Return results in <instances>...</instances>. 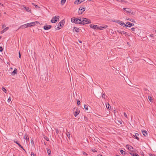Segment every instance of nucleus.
I'll return each mask as SVG.
<instances>
[{"mask_svg":"<svg viewBox=\"0 0 156 156\" xmlns=\"http://www.w3.org/2000/svg\"><path fill=\"white\" fill-rule=\"evenodd\" d=\"M80 24L84 25L91 23L90 20L86 18H80Z\"/></svg>","mask_w":156,"mask_h":156,"instance_id":"f257e3e1","label":"nucleus"},{"mask_svg":"<svg viewBox=\"0 0 156 156\" xmlns=\"http://www.w3.org/2000/svg\"><path fill=\"white\" fill-rule=\"evenodd\" d=\"M71 22L73 23H76L80 24V18H77L74 17H73L71 18Z\"/></svg>","mask_w":156,"mask_h":156,"instance_id":"f03ea898","label":"nucleus"},{"mask_svg":"<svg viewBox=\"0 0 156 156\" xmlns=\"http://www.w3.org/2000/svg\"><path fill=\"white\" fill-rule=\"evenodd\" d=\"M59 18V16H56L55 17H53L52 20H51V22L52 23H55Z\"/></svg>","mask_w":156,"mask_h":156,"instance_id":"7ed1b4c3","label":"nucleus"},{"mask_svg":"<svg viewBox=\"0 0 156 156\" xmlns=\"http://www.w3.org/2000/svg\"><path fill=\"white\" fill-rule=\"evenodd\" d=\"M85 7H80L79 9L78 13L79 14H81L85 10Z\"/></svg>","mask_w":156,"mask_h":156,"instance_id":"20e7f679","label":"nucleus"},{"mask_svg":"<svg viewBox=\"0 0 156 156\" xmlns=\"http://www.w3.org/2000/svg\"><path fill=\"white\" fill-rule=\"evenodd\" d=\"M37 23V21H36L34 22H31L29 23H27V25L28 26V27H30L32 26L35 25L36 23Z\"/></svg>","mask_w":156,"mask_h":156,"instance_id":"39448f33","label":"nucleus"},{"mask_svg":"<svg viewBox=\"0 0 156 156\" xmlns=\"http://www.w3.org/2000/svg\"><path fill=\"white\" fill-rule=\"evenodd\" d=\"M65 21L63 20H62L60 22H59L58 25V26L60 27L61 28H62L64 25Z\"/></svg>","mask_w":156,"mask_h":156,"instance_id":"423d86ee","label":"nucleus"},{"mask_svg":"<svg viewBox=\"0 0 156 156\" xmlns=\"http://www.w3.org/2000/svg\"><path fill=\"white\" fill-rule=\"evenodd\" d=\"M51 25H46L44 27V29L45 30H48L51 29Z\"/></svg>","mask_w":156,"mask_h":156,"instance_id":"0eeeda50","label":"nucleus"},{"mask_svg":"<svg viewBox=\"0 0 156 156\" xmlns=\"http://www.w3.org/2000/svg\"><path fill=\"white\" fill-rule=\"evenodd\" d=\"M90 28H92L94 29H98V27L97 25H94L93 24H90Z\"/></svg>","mask_w":156,"mask_h":156,"instance_id":"6e6552de","label":"nucleus"},{"mask_svg":"<svg viewBox=\"0 0 156 156\" xmlns=\"http://www.w3.org/2000/svg\"><path fill=\"white\" fill-rule=\"evenodd\" d=\"M123 9L127 13H130L131 12V10L129 8H124Z\"/></svg>","mask_w":156,"mask_h":156,"instance_id":"1a4fd4ad","label":"nucleus"},{"mask_svg":"<svg viewBox=\"0 0 156 156\" xmlns=\"http://www.w3.org/2000/svg\"><path fill=\"white\" fill-rule=\"evenodd\" d=\"M126 147L130 151H133V148L131 146L129 145H126Z\"/></svg>","mask_w":156,"mask_h":156,"instance_id":"9d476101","label":"nucleus"},{"mask_svg":"<svg viewBox=\"0 0 156 156\" xmlns=\"http://www.w3.org/2000/svg\"><path fill=\"white\" fill-rule=\"evenodd\" d=\"M84 0H76L74 2V4H77V5L79 4L82 2H84Z\"/></svg>","mask_w":156,"mask_h":156,"instance_id":"9b49d317","label":"nucleus"},{"mask_svg":"<svg viewBox=\"0 0 156 156\" xmlns=\"http://www.w3.org/2000/svg\"><path fill=\"white\" fill-rule=\"evenodd\" d=\"M17 73V69L15 68L14 71L11 73V74L12 76H14L15 75V74L16 73Z\"/></svg>","mask_w":156,"mask_h":156,"instance_id":"f8f14e48","label":"nucleus"},{"mask_svg":"<svg viewBox=\"0 0 156 156\" xmlns=\"http://www.w3.org/2000/svg\"><path fill=\"white\" fill-rule=\"evenodd\" d=\"M142 133H143V135L145 137H146L147 136V133L146 131V130H143L142 131Z\"/></svg>","mask_w":156,"mask_h":156,"instance_id":"ddd939ff","label":"nucleus"},{"mask_svg":"<svg viewBox=\"0 0 156 156\" xmlns=\"http://www.w3.org/2000/svg\"><path fill=\"white\" fill-rule=\"evenodd\" d=\"M108 27V26L107 25L104 26H101L100 27H98V29L100 30H103V29L106 28Z\"/></svg>","mask_w":156,"mask_h":156,"instance_id":"4468645a","label":"nucleus"},{"mask_svg":"<svg viewBox=\"0 0 156 156\" xmlns=\"http://www.w3.org/2000/svg\"><path fill=\"white\" fill-rule=\"evenodd\" d=\"M80 112V111L78 109H76V110L74 114V116L76 117L79 114Z\"/></svg>","mask_w":156,"mask_h":156,"instance_id":"2eb2a0df","label":"nucleus"},{"mask_svg":"<svg viewBox=\"0 0 156 156\" xmlns=\"http://www.w3.org/2000/svg\"><path fill=\"white\" fill-rule=\"evenodd\" d=\"M135 137V138L137 140H139V138L138 137V136H139V134L138 133H134V135H133Z\"/></svg>","mask_w":156,"mask_h":156,"instance_id":"dca6fc26","label":"nucleus"},{"mask_svg":"<svg viewBox=\"0 0 156 156\" xmlns=\"http://www.w3.org/2000/svg\"><path fill=\"white\" fill-rule=\"evenodd\" d=\"M14 143L16 144L19 146V147L23 149V147L21 145V144H20L18 143V142L17 141H16L15 140H14Z\"/></svg>","mask_w":156,"mask_h":156,"instance_id":"f3484780","label":"nucleus"},{"mask_svg":"<svg viewBox=\"0 0 156 156\" xmlns=\"http://www.w3.org/2000/svg\"><path fill=\"white\" fill-rule=\"evenodd\" d=\"M73 30L77 32H78L80 31V29L76 27H74Z\"/></svg>","mask_w":156,"mask_h":156,"instance_id":"a211bd4d","label":"nucleus"},{"mask_svg":"<svg viewBox=\"0 0 156 156\" xmlns=\"http://www.w3.org/2000/svg\"><path fill=\"white\" fill-rule=\"evenodd\" d=\"M27 27H28V26L27 25V24H24V25H21V27H22V29L26 28H27Z\"/></svg>","mask_w":156,"mask_h":156,"instance_id":"6ab92c4d","label":"nucleus"},{"mask_svg":"<svg viewBox=\"0 0 156 156\" xmlns=\"http://www.w3.org/2000/svg\"><path fill=\"white\" fill-rule=\"evenodd\" d=\"M47 151L48 155L49 156L51 154V152L50 149H47Z\"/></svg>","mask_w":156,"mask_h":156,"instance_id":"aec40b11","label":"nucleus"},{"mask_svg":"<svg viewBox=\"0 0 156 156\" xmlns=\"http://www.w3.org/2000/svg\"><path fill=\"white\" fill-rule=\"evenodd\" d=\"M118 2H124L125 3H126L127 2V1H125L124 0H116Z\"/></svg>","mask_w":156,"mask_h":156,"instance_id":"412c9836","label":"nucleus"},{"mask_svg":"<svg viewBox=\"0 0 156 156\" xmlns=\"http://www.w3.org/2000/svg\"><path fill=\"white\" fill-rule=\"evenodd\" d=\"M116 22H117L120 25H122V23H123V22L120 21V20H118L117 21H115Z\"/></svg>","mask_w":156,"mask_h":156,"instance_id":"4be33fe9","label":"nucleus"},{"mask_svg":"<svg viewBox=\"0 0 156 156\" xmlns=\"http://www.w3.org/2000/svg\"><path fill=\"white\" fill-rule=\"evenodd\" d=\"M66 135L67 136H68L69 139L70 138V135L69 133L68 132H66Z\"/></svg>","mask_w":156,"mask_h":156,"instance_id":"5701e85b","label":"nucleus"},{"mask_svg":"<svg viewBox=\"0 0 156 156\" xmlns=\"http://www.w3.org/2000/svg\"><path fill=\"white\" fill-rule=\"evenodd\" d=\"M120 152L122 154L125 155L126 154V152L123 151V150H121Z\"/></svg>","mask_w":156,"mask_h":156,"instance_id":"b1692460","label":"nucleus"},{"mask_svg":"<svg viewBox=\"0 0 156 156\" xmlns=\"http://www.w3.org/2000/svg\"><path fill=\"white\" fill-rule=\"evenodd\" d=\"M106 107L107 109H109L110 108V105L109 104H106Z\"/></svg>","mask_w":156,"mask_h":156,"instance_id":"393cba45","label":"nucleus"},{"mask_svg":"<svg viewBox=\"0 0 156 156\" xmlns=\"http://www.w3.org/2000/svg\"><path fill=\"white\" fill-rule=\"evenodd\" d=\"M66 0H62L61 3L62 5H63L66 2Z\"/></svg>","mask_w":156,"mask_h":156,"instance_id":"a878e982","label":"nucleus"},{"mask_svg":"<svg viewBox=\"0 0 156 156\" xmlns=\"http://www.w3.org/2000/svg\"><path fill=\"white\" fill-rule=\"evenodd\" d=\"M123 27H127V24H126L123 22V23H122V25Z\"/></svg>","mask_w":156,"mask_h":156,"instance_id":"bb28decb","label":"nucleus"},{"mask_svg":"<svg viewBox=\"0 0 156 156\" xmlns=\"http://www.w3.org/2000/svg\"><path fill=\"white\" fill-rule=\"evenodd\" d=\"M131 23H130V22H127L126 23V24H127V27H130V24H131Z\"/></svg>","mask_w":156,"mask_h":156,"instance_id":"cd10ccee","label":"nucleus"},{"mask_svg":"<svg viewBox=\"0 0 156 156\" xmlns=\"http://www.w3.org/2000/svg\"><path fill=\"white\" fill-rule=\"evenodd\" d=\"M25 9L28 12H29L30 11V10L29 9V8L28 7H25Z\"/></svg>","mask_w":156,"mask_h":156,"instance_id":"c85d7f7f","label":"nucleus"},{"mask_svg":"<svg viewBox=\"0 0 156 156\" xmlns=\"http://www.w3.org/2000/svg\"><path fill=\"white\" fill-rule=\"evenodd\" d=\"M84 108L86 110H88V106L87 105H84Z\"/></svg>","mask_w":156,"mask_h":156,"instance_id":"c756f323","label":"nucleus"},{"mask_svg":"<svg viewBox=\"0 0 156 156\" xmlns=\"http://www.w3.org/2000/svg\"><path fill=\"white\" fill-rule=\"evenodd\" d=\"M105 93L102 94V98H104V99H105Z\"/></svg>","mask_w":156,"mask_h":156,"instance_id":"7c9ffc66","label":"nucleus"},{"mask_svg":"<svg viewBox=\"0 0 156 156\" xmlns=\"http://www.w3.org/2000/svg\"><path fill=\"white\" fill-rule=\"evenodd\" d=\"M61 28L60 27H58V26L56 28V27H55V29L56 30H59V29H61Z\"/></svg>","mask_w":156,"mask_h":156,"instance_id":"2f4dec72","label":"nucleus"},{"mask_svg":"<svg viewBox=\"0 0 156 156\" xmlns=\"http://www.w3.org/2000/svg\"><path fill=\"white\" fill-rule=\"evenodd\" d=\"M77 104L78 105H80V101L79 100H77Z\"/></svg>","mask_w":156,"mask_h":156,"instance_id":"473e14b6","label":"nucleus"},{"mask_svg":"<svg viewBox=\"0 0 156 156\" xmlns=\"http://www.w3.org/2000/svg\"><path fill=\"white\" fill-rule=\"evenodd\" d=\"M122 34H124L126 36V35H127V33L124 31H122Z\"/></svg>","mask_w":156,"mask_h":156,"instance_id":"72a5a7b5","label":"nucleus"},{"mask_svg":"<svg viewBox=\"0 0 156 156\" xmlns=\"http://www.w3.org/2000/svg\"><path fill=\"white\" fill-rule=\"evenodd\" d=\"M24 138L26 140L28 139V137L27 135H25L24 136Z\"/></svg>","mask_w":156,"mask_h":156,"instance_id":"f704fd0d","label":"nucleus"},{"mask_svg":"<svg viewBox=\"0 0 156 156\" xmlns=\"http://www.w3.org/2000/svg\"><path fill=\"white\" fill-rule=\"evenodd\" d=\"M82 153H83V154L84 155L87 156V154L84 151H83L82 152Z\"/></svg>","mask_w":156,"mask_h":156,"instance_id":"c9c22d12","label":"nucleus"},{"mask_svg":"<svg viewBox=\"0 0 156 156\" xmlns=\"http://www.w3.org/2000/svg\"><path fill=\"white\" fill-rule=\"evenodd\" d=\"M129 153L131 154V155H132L133 156H134L135 155V154L133 152H130Z\"/></svg>","mask_w":156,"mask_h":156,"instance_id":"e433bc0d","label":"nucleus"},{"mask_svg":"<svg viewBox=\"0 0 156 156\" xmlns=\"http://www.w3.org/2000/svg\"><path fill=\"white\" fill-rule=\"evenodd\" d=\"M9 29V27H6L4 29H3L4 30L5 32L7 30H8Z\"/></svg>","mask_w":156,"mask_h":156,"instance_id":"4c0bfd02","label":"nucleus"},{"mask_svg":"<svg viewBox=\"0 0 156 156\" xmlns=\"http://www.w3.org/2000/svg\"><path fill=\"white\" fill-rule=\"evenodd\" d=\"M148 98L149 100L151 101L152 100V98L151 97L149 96L148 97Z\"/></svg>","mask_w":156,"mask_h":156,"instance_id":"58836bf2","label":"nucleus"},{"mask_svg":"<svg viewBox=\"0 0 156 156\" xmlns=\"http://www.w3.org/2000/svg\"><path fill=\"white\" fill-rule=\"evenodd\" d=\"M11 98L10 97H9V99H8V100H7V101L9 102L11 101Z\"/></svg>","mask_w":156,"mask_h":156,"instance_id":"ea45409f","label":"nucleus"},{"mask_svg":"<svg viewBox=\"0 0 156 156\" xmlns=\"http://www.w3.org/2000/svg\"><path fill=\"white\" fill-rule=\"evenodd\" d=\"M117 32L120 33V34H122V31H121V30H117Z\"/></svg>","mask_w":156,"mask_h":156,"instance_id":"a19ab883","label":"nucleus"},{"mask_svg":"<svg viewBox=\"0 0 156 156\" xmlns=\"http://www.w3.org/2000/svg\"><path fill=\"white\" fill-rule=\"evenodd\" d=\"M2 90L5 92H6V90L5 88H4V87H3Z\"/></svg>","mask_w":156,"mask_h":156,"instance_id":"79ce46f5","label":"nucleus"},{"mask_svg":"<svg viewBox=\"0 0 156 156\" xmlns=\"http://www.w3.org/2000/svg\"><path fill=\"white\" fill-rule=\"evenodd\" d=\"M3 51V48L2 47H0V51L2 52Z\"/></svg>","mask_w":156,"mask_h":156,"instance_id":"37998d69","label":"nucleus"},{"mask_svg":"<svg viewBox=\"0 0 156 156\" xmlns=\"http://www.w3.org/2000/svg\"><path fill=\"white\" fill-rule=\"evenodd\" d=\"M31 156H35V154L33 152H31Z\"/></svg>","mask_w":156,"mask_h":156,"instance_id":"c03bdc74","label":"nucleus"},{"mask_svg":"<svg viewBox=\"0 0 156 156\" xmlns=\"http://www.w3.org/2000/svg\"><path fill=\"white\" fill-rule=\"evenodd\" d=\"M124 116L126 118H127V114L125 113H124Z\"/></svg>","mask_w":156,"mask_h":156,"instance_id":"a18cd8bd","label":"nucleus"},{"mask_svg":"<svg viewBox=\"0 0 156 156\" xmlns=\"http://www.w3.org/2000/svg\"><path fill=\"white\" fill-rule=\"evenodd\" d=\"M6 27V26L4 24H3L2 25V28H4V27Z\"/></svg>","mask_w":156,"mask_h":156,"instance_id":"49530a36","label":"nucleus"},{"mask_svg":"<svg viewBox=\"0 0 156 156\" xmlns=\"http://www.w3.org/2000/svg\"><path fill=\"white\" fill-rule=\"evenodd\" d=\"M92 151L93 152H97V151L94 149H92Z\"/></svg>","mask_w":156,"mask_h":156,"instance_id":"de8ad7c7","label":"nucleus"},{"mask_svg":"<svg viewBox=\"0 0 156 156\" xmlns=\"http://www.w3.org/2000/svg\"><path fill=\"white\" fill-rule=\"evenodd\" d=\"M19 57L20 58H21V54H20V51H19Z\"/></svg>","mask_w":156,"mask_h":156,"instance_id":"09e8293b","label":"nucleus"},{"mask_svg":"<svg viewBox=\"0 0 156 156\" xmlns=\"http://www.w3.org/2000/svg\"><path fill=\"white\" fill-rule=\"evenodd\" d=\"M130 27H131V26H133L134 25V24L133 23H131V24H130Z\"/></svg>","mask_w":156,"mask_h":156,"instance_id":"8fccbe9b","label":"nucleus"},{"mask_svg":"<svg viewBox=\"0 0 156 156\" xmlns=\"http://www.w3.org/2000/svg\"><path fill=\"white\" fill-rule=\"evenodd\" d=\"M135 29L133 27L131 28V30L133 31H134L135 30Z\"/></svg>","mask_w":156,"mask_h":156,"instance_id":"3c124183","label":"nucleus"},{"mask_svg":"<svg viewBox=\"0 0 156 156\" xmlns=\"http://www.w3.org/2000/svg\"><path fill=\"white\" fill-rule=\"evenodd\" d=\"M4 32H5V31L4 30H2L1 31V34H2V33H3Z\"/></svg>","mask_w":156,"mask_h":156,"instance_id":"603ef678","label":"nucleus"},{"mask_svg":"<svg viewBox=\"0 0 156 156\" xmlns=\"http://www.w3.org/2000/svg\"><path fill=\"white\" fill-rule=\"evenodd\" d=\"M140 153H141V154L143 156V155H144V153H143V152L141 151V152H140Z\"/></svg>","mask_w":156,"mask_h":156,"instance_id":"864d4df0","label":"nucleus"},{"mask_svg":"<svg viewBox=\"0 0 156 156\" xmlns=\"http://www.w3.org/2000/svg\"><path fill=\"white\" fill-rule=\"evenodd\" d=\"M128 20H129L130 21H131V22H134V23H135V21H132V19H131V20H129V19H128Z\"/></svg>","mask_w":156,"mask_h":156,"instance_id":"5fc2aeb1","label":"nucleus"},{"mask_svg":"<svg viewBox=\"0 0 156 156\" xmlns=\"http://www.w3.org/2000/svg\"><path fill=\"white\" fill-rule=\"evenodd\" d=\"M135 156H139V155L137 154H135Z\"/></svg>","mask_w":156,"mask_h":156,"instance_id":"6e6d98bb","label":"nucleus"},{"mask_svg":"<svg viewBox=\"0 0 156 156\" xmlns=\"http://www.w3.org/2000/svg\"><path fill=\"white\" fill-rule=\"evenodd\" d=\"M31 143H33V144H34V141H33V140H31Z\"/></svg>","mask_w":156,"mask_h":156,"instance_id":"4d7b16f0","label":"nucleus"},{"mask_svg":"<svg viewBox=\"0 0 156 156\" xmlns=\"http://www.w3.org/2000/svg\"><path fill=\"white\" fill-rule=\"evenodd\" d=\"M150 37H152L153 36V34H151V35H150Z\"/></svg>","mask_w":156,"mask_h":156,"instance_id":"13d9d810","label":"nucleus"},{"mask_svg":"<svg viewBox=\"0 0 156 156\" xmlns=\"http://www.w3.org/2000/svg\"><path fill=\"white\" fill-rule=\"evenodd\" d=\"M151 156H155L154 154H151V155H150Z\"/></svg>","mask_w":156,"mask_h":156,"instance_id":"bf43d9fd","label":"nucleus"},{"mask_svg":"<svg viewBox=\"0 0 156 156\" xmlns=\"http://www.w3.org/2000/svg\"><path fill=\"white\" fill-rule=\"evenodd\" d=\"M0 5H2V6H4L1 3H0Z\"/></svg>","mask_w":156,"mask_h":156,"instance_id":"052dcab7","label":"nucleus"},{"mask_svg":"<svg viewBox=\"0 0 156 156\" xmlns=\"http://www.w3.org/2000/svg\"><path fill=\"white\" fill-rule=\"evenodd\" d=\"M98 156H103L102 155H101L100 154H98Z\"/></svg>","mask_w":156,"mask_h":156,"instance_id":"680f3d73","label":"nucleus"},{"mask_svg":"<svg viewBox=\"0 0 156 156\" xmlns=\"http://www.w3.org/2000/svg\"><path fill=\"white\" fill-rule=\"evenodd\" d=\"M46 140H47V141H49V139L48 138H47V139H46Z\"/></svg>","mask_w":156,"mask_h":156,"instance_id":"e2e57ef3","label":"nucleus"},{"mask_svg":"<svg viewBox=\"0 0 156 156\" xmlns=\"http://www.w3.org/2000/svg\"><path fill=\"white\" fill-rule=\"evenodd\" d=\"M20 28H22V27H21V26L20 27H19V28L18 29V30L20 29Z\"/></svg>","mask_w":156,"mask_h":156,"instance_id":"0e129e2a","label":"nucleus"},{"mask_svg":"<svg viewBox=\"0 0 156 156\" xmlns=\"http://www.w3.org/2000/svg\"><path fill=\"white\" fill-rule=\"evenodd\" d=\"M20 28H22V27H21V26L20 27H19V28L18 29V30L20 29Z\"/></svg>","mask_w":156,"mask_h":156,"instance_id":"69168bd1","label":"nucleus"},{"mask_svg":"<svg viewBox=\"0 0 156 156\" xmlns=\"http://www.w3.org/2000/svg\"><path fill=\"white\" fill-rule=\"evenodd\" d=\"M32 4L33 5H35L34 3H32Z\"/></svg>","mask_w":156,"mask_h":156,"instance_id":"338daca9","label":"nucleus"},{"mask_svg":"<svg viewBox=\"0 0 156 156\" xmlns=\"http://www.w3.org/2000/svg\"><path fill=\"white\" fill-rule=\"evenodd\" d=\"M35 7H36V8L38 7V6L37 5H35Z\"/></svg>","mask_w":156,"mask_h":156,"instance_id":"774afa93","label":"nucleus"}]
</instances>
